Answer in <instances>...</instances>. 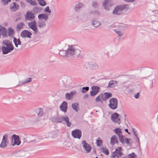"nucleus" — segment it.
I'll return each mask as SVG.
<instances>
[{"instance_id": "1", "label": "nucleus", "mask_w": 158, "mask_h": 158, "mask_svg": "<svg viewBox=\"0 0 158 158\" xmlns=\"http://www.w3.org/2000/svg\"><path fill=\"white\" fill-rule=\"evenodd\" d=\"M68 48L66 51L67 57H70L72 56L74 57H80L81 56V51L78 49H76L74 46L72 45H68Z\"/></svg>"}, {"instance_id": "2", "label": "nucleus", "mask_w": 158, "mask_h": 158, "mask_svg": "<svg viewBox=\"0 0 158 158\" xmlns=\"http://www.w3.org/2000/svg\"><path fill=\"white\" fill-rule=\"evenodd\" d=\"M129 9L128 5L123 4L116 6L113 9L112 14L115 15H119L122 14L123 11L127 10Z\"/></svg>"}, {"instance_id": "3", "label": "nucleus", "mask_w": 158, "mask_h": 158, "mask_svg": "<svg viewBox=\"0 0 158 158\" xmlns=\"http://www.w3.org/2000/svg\"><path fill=\"white\" fill-rule=\"evenodd\" d=\"M112 94L110 93L106 92L99 94V101L102 102L106 101L109 98L112 97Z\"/></svg>"}, {"instance_id": "4", "label": "nucleus", "mask_w": 158, "mask_h": 158, "mask_svg": "<svg viewBox=\"0 0 158 158\" xmlns=\"http://www.w3.org/2000/svg\"><path fill=\"white\" fill-rule=\"evenodd\" d=\"M110 103L109 106L113 110L116 109L118 106V100L116 98H112L109 100Z\"/></svg>"}, {"instance_id": "5", "label": "nucleus", "mask_w": 158, "mask_h": 158, "mask_svg": "<svg viewBox=\"0 0 158 158\" xmlns=\"http://www.w3.org/2000/svg\"><path fill=\"white\" fill-rule=\"evenodd\" d=\"M113 5V2L112 0H105L103 3L104 8L108 10L111 9Z\"/></svg>"}, {"instance_id": "6", "label": "nucleus", "mask_w": 158, "mask_h": 158, "mask_svg": "<svg viewBox=\"0 0 158 158\" xmlns=\"http://www.w3.org/2000/svg\"><path fill=\"white\" fill-rule=\"evenodd\" d=\"M72 135L74 138L80 139L81 136V131L78 129H76L72 132Z\"/></svg>"}, {"instance_id": "7", "label": "nucleus", "mask_w": 158, "mask_h": 158, "mask_svg": "<svg viewBox=\"0 0 158 158\" xmlns=\"http://www.w3.org/2000/svg\"><path fill=\"white\" fill-rule=\"evenodd\" d=\"M114 132L118 135L120 142L122 143H124V139L123 138L121 131V129L119 128H117L114 130Z\"/></svg>"}, {"instance_id": "8", "label": "nucleus", "mask_w": 158, "mask_h": 158, "mask_svg": "<svg viewBox=\"0 0 158 158\" xmlns=\"http://www.w3.org/2000/svg\"><path fill=\"white\" fill-rule=\"evenodd\" d=\"M32 33L27 30H24L21 33L20 36L23 38H31Z\"/></svg>"}, {"instance_id": "9", "label": "nucleus", "mask_w": 158, "mask_h": 158, "mask_svg": "<svg viewBox=\"0 0 158 158\" xmlns=\"http://www.w3.org/2000/svg\"><path fill=\"white\" fill-rule=\"evenodd\" d=\"M82 143L83 144V147L85 150L86 151L87 153L90 152L91 150V147L89 143H87L85 140H83L82 142Z\"/></svg>"}, {"instance_id": "10", "label": "nucleus", "mask_w": 158, "mask_h": 158, "mask_svg": "<svg viewBox=\"0 0 158 158\" xmlns=\"http://www.w3.org/2000/svg\"><path fill=\"white\" fill-rule=\"evenodd\" d=\"M14 49V47H7L5 46H2V50L3 54H6L11 51H13Z\"/></svg>"}, {"instance_id": "11", "label": "nucleus", "mask_w": 158, "mask_h": 158, "mask_svg": "<svg viewBox=\"0 0 158 158\" xmlns=\"http://www.w3.org/2000/svg\"><path fill=\"white\" fill-rule=\"evenodd\" d=\"M91 89L92 90L90 92V95L92 96H95L99 92V86H93Z\"/></svg>"}, {"instance_id": "12", "label": "nucleus", "mask_w": 158, "mask_h": 158, "mask_svg": "<svg viewBox=\"0 0 158 158\" xmlns=\"http://www.w3.org/2000/svg\"><path fill=\"white\" fill-rule=\"evenodd\" d=\"M119 114L117 113H114L113 114L111 117V119L112 121L115 123H118L117 120L119 121L120 118H118Z\"/></svg>"}, {"instance_id": "13", "label": "nucleus", "mask_w": 158, "mask_h": 158, "mask_svg": "<svg viewBox=\"0 0 158 158\" xmlns=\"http://www.w3.org/2000/svg\"><path fill=\"white\" fill-rule=\"evenodd\" d=\"M123 151V150L121 147H118L115 149L114 152H113L112 153L111 155H113V153H114L115 155H117L118 157H120L123 155V153L122 152Z\"/></svg>"}, {"instance_id": "14", "label": "nucleus", "mask_w": 158, "mask_h": 158, "mask_svg": "<svg viewBox=\"0 0 158 158\" xmlns=\"http://www.w3.org/2000/svg\"><path fill=\"white\" fill-rule=\"evenodd\" d=\"M19 7V5L16 2H14L11 4L10 6V9L11 11L15 12L18 10Z\"/></svg>"}, {"instance_id": "15", "label": "nucleus", "mask_w": 158, "mask_h": 158, "mask_svg": "<svg viewBox=\"0 0 158 158\" xmlns=\"http://www.w3.org/2000/svg\"><path fill=\"white\" fill-rule=\"evenodd\" d=\"M67 103L66 101H64L61 104L60 107L61 111L66 113L67 109Z\"/></svg>"}, {"instance_id": "16", "label": "nucleus", "mask_w": 158, "mask_h": 158, "mask_svg": "<svg viewBox=\"0 0 158 158\" xmlns=\"http://www.w3.org/2000/svg\"><path fill=\"white\" fill-rule=\"evenodd\" d=\"M61 116H55L52 117L50 119L52 122L55 123H61Z\"/></svg>"}, {"instance_id": "17", "label": "nucleus", "mask_w": 158, "mask_h": 158, "mask_svg": "<svg viewBox=\"0 0 158 158\" xmlns=\"http://www.w3.org/2000/svg\"><path fill=\"white\" fill-rule=\"evenodd\" d=\"M34 14V13L28 11L26 13V15H25V18L28 20H32L35 18Z\"/></svg>"}, {"instance_id": "18", "label": "nucleus", "mask_w": 158, "mask_h": 158, "mask_svg": "<svg viewBox=\"0 0 158 158\" xmlns=\"http://www.w3.org/2000/svg\"><path fill=\"white\" fill-rule=\"evenodd\" d=\"M0 32L3 37H7V31L6 28L0 25Z\"/></svg>"}, {"instance_id": "19", "label": "nucleus", "mask_w": 158, "mask_h": 158, "mask_svg": "<svg viewBox=\"0 0 158 158\" xmlns=\"http://www.w3.org/2000/svg\"><path fill=\"white\" fill-rule=\"evenodd\" d=\"M38 17L39 20H41L43 19L45 21H47L48 19V15L44 14H40L38 15Z\"/></svg>"}, {"instance_id": "20", "label": "nucleus", "mask_w": 158, "mask_h": 158, "mask_svg": "<svg viewBox=\"0 0 158 158\" xmlns=\"http://www.w3.org/2000/svg\"><path fill=\"white\" fill-rule=\"evenodd\" d=\"M118 142L117 138L115 135H113L110 139V143L112 145H114L115 143H117Z\"/></svg>"}, {"instance_id": "21", "label": "nucleus", "mask_w": 158, "mask_h": 158, "mask_svg": "<svg viewBox=\"0 0 158 158\" xmlns=\"http://www.w3.org/2000/svg\"><path fill=\"white\" fill-rule=\"evenodd\" d=\"M117 84V81L112 80L109 81L107 87L108 88H113L116 86Z\"/></svg>"}, {"instance_id": "22", "label": "nucleus", "mask_w": 158, "mask_h": 158, "mask_svg": "<svg viewBox=\"0 0 158 158\" xmlns=\"http://www.w3.org/2000/svg\"><path fill=\"white\" fill-rule=\"evenodd\" d=\"M13 41L15 47L17 48L18 47V45H21V42L19 39H17L16 38L14 37Z\"/></svg>"}, {"instance_id": "23", "label": "nucleus", "mask_w": 158, "mask_h": 158, "mask_svg": "<svg viewBox=\"0 0 158 158\" xmlns=\"http://www.w3.org/2000/svg\"><path fill=\"white\" fill-rule=\"evenodd\" d=\"M2 43L3 44L6 46V47H14L13 46L10 42V41L7 40H4L3 41Z\"/></svg>"}, {"instance_id": "24", "label": "nucleus", "mask_w": 158, "mask_h": 158, "mask_svg": "<svg viewBox=\"0 0 158 158\" xmlns=\"http://www.w3.org/2000/svg\"><path fill=\"white\" fill-rule=\"evenodd\" d=\"M84 6L83 4L81 2H78L75 5L74 8L76 11H78L79 9Z\"/></svg>"}, {"instance_id": "25", "label": "nucleus", "mask_w": 158, "mask_h": 158, "mask_svg": "<svg viewBox=\"0 0 158 158\" xmlns=\"http://www.w3.org/2000/svg\"><path fill=\"white\" fill-rule=\"evenodd\" d=\"M100 149L102 152L104 154L108 155H109V152L108 148L105 146L102 147L100 148Z\"/></svg>"}, {"instance_id": "26", "label": "nucleus", "mask_w": 158, "mask_h": 158, "mask_svg": "<svg viewBox=\"0 0 158 158\" xmlns=\"http://www.w3.org/2000/svg\"><path fill=\"white\" fill-rule=\"evenodd\" d=\"M25 25L23 22H20L18 24L16 28V30L17 31H19L23 28V27Z\"/></svg>"}, {"instance_id": "27", "label": "nucleus", "mask_w": 158, "mask_h": 158, "mask_svg": "<svg viewBox=\"0 0 158 158\" xmlns=\"http://www.w3.org/2000/svg\"><path fill=\"white\" fill-rule=\"evenodd\" d=\"M79 104L78 103H75L72 104L73 109L77 112H78Z\"/></svg>"}, {"instance_id": "28", "label": "nucleus", "mask_w": 158, "mask_h": 158, "mask_svg": "<svg viewBox=\"0 0 158 158\" xmlns=\"http://www.w3.org/2000/svg\"><path fill=\"white\" fill-rule=\"evenodd\" d=\"M29 24L28 26L33 31V34H36L38 31L37 26H30Z\"/></svg>"}, {"instance_id": "29", "label": "nucleus", "mask_w": 158, "mask_h": 158, "mask_svg": "<svg viewBox=\"0 0 158 158\" xmlns=\"http://www.w3.org/2000/svg\"><path fill=\"white\" fill-rule=\"evenodd\" d=\"M38 26L40 28H42L46 26V24L45 21L40 20L38 22Z\"/></svg>"}, {"instance_id": "30", "label": "nucleus", "mask_w": 158, "mask_h": 158, "mask_svg": "<svg viewBox=\"0 0 158 158\" xmlns=\"http://www.w3.org/2000/svg\"><path fill=\"white\" fill-rule=\"evenodd\" d=\"M25 155V152L23 151L18 152L15 154V156L16 157H23Z\"/></svg>"}, {"instance_id": "31", "label": "nucleus", "mask_w": 158, "mask_h": 158, "mask_svg": "<svg viewBox=\"0 0 158 158\" xmlns=\"http://www.w3.org/2000/svg\"><path fill=\"white\" fill-rule=\"evenodd\" d=\"M56 131H54L48 133V137L52 138H54L56 137L57 136L56 135Z\"/></svg>"}, {"instance_id": "32", "label": "nucleus", "mask_w": 158, "mask_h": 158, "mask_svg": "<svg viewBox=\"0 0 158 158\" xmlns=\"http://www.w3.org/2000/svg\"><path fill=\"white\" fill-rule=\"evenodd\" d=\"M59 54L60 55L65 57H67V52L66 50L62 49L59 52Z\"/></svg>"}, {"instance_id": "33", "label": "nucleus", "mask_w": 158, "mask_h": 158, "mask_svg": "<svg viewBox=\"0 0 158 158\" xmlns=\"http://www.w3.org/2000/svg\"><path fill=\"white\" fill-rule=\"evenodd\" d=\"M36 113L39 116H41L43 114V109L41 108H38L36 110Z\"/></svg>"}, {"instance_id": "34", "label": "nucleus", "mask_w": 158, "mask_h": 158, "mask_svg": "<svg viewBox=\"0 0 158 158\" xmlns=\"http://www.w3.org/2000/svg\"><path fill=\"white\" fill-rule=\"evenodd\" d=\"M8 35L11 37L12 35H14V30L12 29L11 27H9L8 29Z\"/></svg>"}, {"instance_id": "35", "label": "nucleus", "mask_w": 158, "mask_h": 158, "mask_svg": "<svg viewBox=\"0 0 158 158\" xmlns=\"http://www.w3.org/2000/svg\"><path fill=\"white\" fill-rule=\"evenodd\" d=\"M12 142L13 140H14V141L18 140L19 139V135H17L15 134H13L11 136Z\"/></svg>"}, {"instance_id": "36", "label": "nucleus", "mask_w": 158, "mask_h": 158, "mask_svg": "<svg viewBox=\"0 0 158 158\" xmlns=\"http://www.w3.org/2000/svg\"><path fill=\"white\" fill-rule=\"evenodd\" d=\"M71 94L67 93L65 94L66 98L67 100H70L73 96V93L71 92Z\"/></svg>"}, {"instance_id": "37", "label": "nucleus", "mask_w": 158, "mask_h": 158, "mask_svg": "<svg viewBox=\"0 0 158 158\" xmlns=\"http://www.w3.org/2000/svg\"><path fill=\"white\" fill-rule=\"evenodd\" d=\"M127 157L128 158H138L137 156L134 152L128 154Z\"/></svg>"}, {"instance_id": "38", "label": "nucleus", "mask_w": 158, "mask_h": 158, "mask_svg": "<svg viewBox=\"0 0 158 158\" xmlns=\"http://www.w3.org/2000/svg\"><path fill=\"white\" fill-rule=\"evenodd\" d=\"M2 141L9 142L8 135L7 134H6L3 136Z\"/></svg>"}, {"instance_id": "39", "label": "nucleus", "mask_w": 158, "mask_h": 158, "mask_svg": "<svg viewBox=\"0 0 158 158\" xmlns=\"http://www.w3.org/2000/svg\"><path fill=\"white\" fill-rule=\"evenodd\" d=\"M25 1L27 2L30 3L31 5H36L35 0H25Z\"/></svg>"}, {"instance_id": "40", "label": "nucleus", "mask_w": 158, "mask_h": 158, "mask_svg": "<svg viewBox=\"0 0 158 158\" xmlns=\"http://www.w3.org/2000/svg\"><path fill=\"white\" fill-rule=\"evenodd\" d=\"M38 1L39 4L42 6H45L46 4V3L44 0H39Z\"/></svg>"}, {"instance_id": "41", "label": "nucleus", "mask_w": 158, "mask_h": 158, "mask_svg": "<svg viewBox=\"0 0 158 158\" xmlns=\"http://www.w3.org/2000/svg\"><path fill=\"white\" fill-rule=\"evenodd\" d=\"M8 143L9 142L2 141L0 145V147L1 148H4L7 146Z\"/></svg>"}, {"instance_id": "42", "label": "nucleus", "mask_w": 158, "mask_h": 158, "mask_svg": "<svg viewBox=\"0 0 158 158\" xmlns=\"http://www.w3.org/2000/svg\"><path fill=\"white\" fill-rule=\"evenodd\" d=\"M92 6L93 7L95 8H97L98 6V2H97L95 1H93L92 2Z\"/></svg>"}, {"instance_id": "43", "label": "nucleus", "mask_w": 158, "mask_h": 158, "mask_svg": "<svg viewBox=\"0 0 158 158\" xmlns=\"http://www.w3.org/2000/svg\"><path fill=\"white\" fill-rule=\"evenodd\" d=\"M21 143V141L19 140V139L18 140L14 141V143H12V144L13 146H14L16 145L17 146H19V145H20Z\"/></svg>"}, {"instance_id": "44", "label": "nucleus", "mask_w": 158, "mask_h": 158, "mask_svg": "<svg viewBox=\"0 0 158 158\" xmlns=\"http://www.w3.org/2000/svg\"><path fill=\"white\" fill-rule=\"evenodd\" d=\"M11 0H1L2 3L4 5H7L9 2H10Z\"/></svg>"}, {"instance_id": "45", "label": "nucleus", "mask_w": 158, "mask_h": 158, "mask_svg": "<svg viewBox=\"0 0 158 158\" xmlns=\"http://www.w3.org/2000/svg\"><path fill=\"white\" fill-rule=\"evenodd\" d=\"M61 123L62 121H64L65 122L69 118V117L67 116H61Z\"/></svg>"}, {"instance_id": "46", "label": "nucleus", "mask_w": 158, "mask_h": 158, "mask_svg": "<svg viewBox=\"0 0 158 158\" xmlns=\"http://www.w3.org/2000/svg\"><path fill=\"white\" fill-rule=\"evenodd\" d=\"M92 25H94L95 27H98L99 26V23L97 21H94V20L92 22Z\"/></svg>"}, {"instance_id": "47", "label": "nucleus", "mask_w": 158, "mask_h": 158, "mask_svg": "<svg viewBox=\"0 0 158 158\" xmlns=\"http://www.w3.org/2000/svg\"><path fill=\"white\" fill-rule=\"evenodd\" d=\"M89 87L88 86H86L85 87H83L82 88V92L83 93H85L86 91L89 90Z\"/></svg>"}, {"instance_id": "48", "label": "nucleus", "mask_w": 158, "mask_h": 158, "mask_svg": "<svg viewBox=\"0 0 158 158\" xmlns=\"http://www.w3.org/2000/svg\"><path fill=\"white\" fill-rule=\"evenodd\" d=\"M30 24V26H37V23L35 20H34L33 21L31 22L30 23H28V26Z\"/></svg>"}, {"instance_id": "49", "label": "nucleus", "mask_w": 158, "mask_h": 158, "mask_svg": "<svg viewBox=\"0 0 158 158\" xmlns=\"http://www.w3.org/2000/svg\"><path fill=\"white\" fill-rule=\"evenodd\" d=\"M114 31L119 36H122L123 34L120 31L117 30H115Z\"/></svg>"}, {"instance_id": "50", "label": "nucleus", "mask_w": 158, "mask_h": 158, "mask_svg": "<svg viewBox=\"0 0 158 158\" xmlns=\"http://www.w3.org/2000/svg\"><path fill=\"white\" fill-rule=\"evenodd\" d=\"M44 11L46 12H47L49 13L51 12V10L49 9V7L48 6H47L44 9Z\"/></svg>"}, {"instance_id": "51", "label": "nucleus", "mask_w": 158, "mask_h": 158, "mask_svg": "<svg viewBox=\"0 0 158 158\" xmlns=\"http://www.w3.org/2000/svg\"><path fill=\"white\" fill-rule=\"evenodd\" d=\"M131 139H128L127 138H126L124 140V142H125V143H127V144L128 145H130V143H129V141Z\"/></svg>"}, {"instance_id": "52", "label": "nucleus", "mask_w": 158, "mask_h": 158, "mask_svg": "<svg viewBox=\"0 0 158 158\" xmlns=\"http://www.w3.org/2000/svg\"><path fill=\"white\" fill-rule=\"evenodd\" d=\"M20 4L21 7L23 8H25L26 6L25 4L22 1L20 2Z\"/></svg>"}, {"instance_id": "53", "label": "nucleus", "mask_w": 158, "mask_h": 158, "mask_svg": "<svg viewBox=\"0 0 158 158\" xmlns=\"http://www.w3.org/2000/svg\"><path fill=\"white\" fill-rule=\"evenodd\" d=\"M65 122L66 123V125L68 127H70L71 126V123L69 121V118Z\"/></svg>"}, {"instance_id": "54", "label": "nucleus", "mask_w": 158, "mask_h": 158, "mask_svg": "<svg viewBox=\"0 0 158 158\" xmlns=\"http://www.w3.org/2000/svg\"><path fill=\"white\" fill-rule=\"evenodd\" d=\"M90 14H98V11L96 10H93L91 11L90 12Z\"/></svg>"}, {"instance_id": "55", "label": "nucleus", "mask_w": 158, "mask_h": 158, "mask_svg": "<svg viewBox=\"0 0 158 158\" xmlns=\"http://www.w3.org/2000/svg\"><path fill=\"white\" fill-rule=\"evenodd\" d=\"M25 82L26 83L31 82L32 81V79L31 78H28L25 80H24Z\"/></svg>"}, {"instance_id": "56", "label": "nucleus", "mask_w": 158, "mask_h": 158, "mask_svg": "<svg viewBox=\"0 0 158 158\" xmlns=\"http://www.w3.org/2000/svg\"><path fill=\"white\" fill-rule=\"evenodd\" d=\"M25 83H25V81L24 80H23V81H19V84L17 85L16 86V87L18 86L19 85H22L24 84Z\"/></svg>"}, {"instance_id": "57", "label": "nucleus", "mask_w": 158, "mask_h": 158, "mask_svg": "<svg viewBox=\"0 0 158 158\" xmlns=\"http://www.w3.org/2000/svg\"><path fill=\"white\" fill-rule=\"evenodd\" d=\"M114 154V153H113V155H111L110 158H119L118 156L115 155Z\"/></svg>"}, {"instance_id": "58", "label": "nucleus", "mask_w": 158, "mask_h": 158, "mask_svg": "<svg viewBox=\"0 0 158 158\" xmlns=\"http://www.w3.org/2000/svg\"><path fill=\"white\" fill-rule=\"evenodd\" d=\"M38 10V8L37 7H35L33 9V11L35 12H36Z\"/></svg>"}, {"instance_id": "59", "label": "nucleus", "mask_w": 158, "mask_h": 158, "mask_svg": "<svg viewBox=\"0 0 158 158\" xmlns=\"http://www.w3.org/2000/svg\"><path fill=\"white\" fill-rule=\"evenodd\" d=\"M134 97L136 99L138 98H139V93H138L136 95H134Z\"/></svg>"}, {"instance_id": "60", "label": "nucleus", "mask_w": 158, "mask_h": 158, "mask_svg": "<svg viewBox=\"0 0 158 158\" xmlns=\"http://www.w3.org/2000/svg\"><path fill=\"white\" fill-rule=\"evenodd\" d=\"M136 142H137L139 145H140V142L139 138L137 136L136 137Z\"/></svg>"}, {"instance_id": "61", "label": "nucleus", "mask_w": 158, "mask_h": 158, "mask_svg": "<svg viewBox=\"0 0 158 158\" xmlns=\"http://www.w3.org/2000/svg\"><path fill=\"white\" fill-rule=\"evenodd\" d=\"M88 97H89V94H86L84 95L83 98L84 99H86L88 98Z\"/></svg>"}, {"instance_id": "62", "label": "nucleus", "mask_w": 158, "mask_h": 158, "mask_svg": "<svg viewBox=\"0 0 158 158\" xmlns=\"http://www.w3.org/2000/svg\"><path fill=\"white\" fill-rule=\"evenodd\" d=\"M124 1H125L126 2H134L135 0H124Z\"/></svg>"}, {"instance_id": "63", "label": "nucleus", "mask_w": 158, "mask_h": 158, "mask_svg": "<svg viewBox=\"0 0 158 158\" xmlns=\"http://www.w3.org/2000/svg\"><path fill=\"white\" fill-rule=\"evenodd\" d=\"M102 141L101 140L99 139V147L102 146Z\"/></svg>"}, {"instance_id": "64", "label": "nucleus", "mask_w": 158, "mask_h": 158, "mask_svg": "<svg viewBox=\"0 0 158 158\" xmlns=\"http://www.w3.org/2000/svg\"><path fill=\"white\" fill-rule=\"evenodd\" d=\"M132 130H133V132L134 133V135H135V136L136 137H137V135L136 134L135 132V129H134L133 128Z\"/></svg>"}]
</instances>
